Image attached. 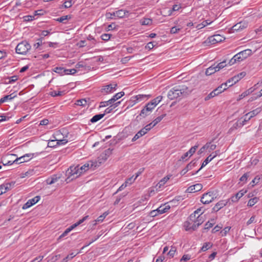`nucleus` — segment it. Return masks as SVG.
I'll use <instances>...</instances> for the list:
<instances>
[{"label":"nucleus","mask_w":262,"mask_h":262,"mask_svg":"<svg viewBox=\"0 0 262 262\" xmlns=\"http://www.w3.org/2000/svg\"><path fill=\"white\" fill-rule=\"evenodd\" d=\"M191 91L186 85H177L171 89L168 93V98L170 100L184 97L189 93Z\"/></svg>","instance_id":"nucleus-1"},{"label":"nucleus","mask_w":262,"mask_h":262,"mask_svg":"<svg viewBox=\"0 0 262 262\" xmlns=\"http://www.w3.org/2000/svg\"><path fill=\"white\" fill-rule=\"evenodd\" d=\"M203 213V212H201V214L199 215L197 217H196L194 214H191L190 215L188 221L185 223V226L186 227V230L191 229L193 230H195L204 222V219L201 216Z\"/></svg>","instance_id":"nucleus-2"},{"label":"nucleus","mask_w":262,"mask_h":262,"mask_svg":"<svg viewBox=\"0 0 262 262\" xmlns=\"http://www.w3.org/2000/svg\"><path fill=\"white\" fill-rule=\"evenodd\" d=\"M31 47V45L27 41H23L17 45L16 52L19 54H26Z\"/></svg>","instance_id":"nucleus-3"},{"label":"nucleus","mask_w":262,"mask_h":262,"mask_svg":"<svg viewBox=\"0 0 262 262\" xmlns=\"http://www.w3.org/2000/svg\"><path fill=\"white\" fill-rule=\"evenodd\" d=\"M79 165L71 166L68 169V175L69 177L66 179L67 183H69L70 181V180H69L70 177H73L71 179V180H73L80 176L81 174H79Z\"/></svg>","instance_id":"nucleus-4"},{"label":"nucleus","mask_w":262,"mask_h":262,"mask_svg":"<svg viewBox=\"0 0 262 262\" xmlns=\"http://www.w3.org/2000/svg\"><path fill=\"white\" fill-rule=\"evenodd\" d=\"M117 84L114 82L103 86L100 90L101 93L105 95L113 93L116 91Z\"/></svg>","instance_id":"nucleus-5"},{"label":"nucleus","mask_w":262,"mask_h":262,"mask_svg":"<svg viewBox=\"0 0 262 262\" xmlns=\"http://www.w3.org/2000/svg\"><path fill=\"white\" fill-rule=\"evenodd\" d=\"M246 75V72H242L237 75L232 77V78L228 79L226 82L228 85V87L231 86L233 84L237 82L239 80L243 78Z\"/></svg>","instance_id":"nucleus-6"},{"label":"nucleus","mask_w":262,"mask_h":262,"mask_svg":"<svg viewBox=\"0 0 262 262\" xmlns=\"http://www.w3.org/2000/svg\"><path fill=\"white\" fill-rule=\"evenodd\" d=\"M213 193L209 192L204 193L201 198V201L204 204H208L213 200Z\"/></svg>","instance_id":"nucleus-7"},{"label":"nucleus","mask_w":262,"mask_h":262,"mask_svg":"<svg viewBox=\"0 0 262 262\" xmlns=\"http://www.w3.org/2000/svg\"><path fill=\"white\" fill-rule=\"evenodd\" d=\"M252 52L250 49L244 50L235 55V58H238L239 61L243 60L251 55Z\"/></svg>","instance_id":"nucleus-8"},{"label":"nucleus","mask_w":262,"mask_h":262,"mask_svg":"<svg viewBox=\"0 0 262 262\" xmlns=\"http://www.w3.org/2000/svg\"><path fill=\"white\" fill-rule=\"evenodd\" d=\"M40 200V196H36L34 197V198L30 199L28 200L23 206V209H26L34 204L37 203L39 200Z\"/></svg>","instance_id":"nucleus-9"},{"label":"nucleus","mask_w":262,"mask_h":262,"mask_svg":"<svg viewBox=\"0 0 262 262\" xmlns=\"http://www.w3.org/2000/svg\"><path fill=\"white\" fill-rule=\"evenodd\" d=\"M32 154H26L19 158H16L13 161V162H15L16 164H20L28 161L32 158Z\"/></svg>","instance_id":"nucleus-10"},{"label":"nucleus","mask_w":262,"mask_h":262,"mask_svg":"<svg viewBox=\"0 0 262 262\" xmlns=\"http://www.w3.org/2000/svg\"><path fill=\"white\" fill-rule=\"evenodd\" d=\"M203 188L201 184L198 183L195 185L190 186L186 189V192L193 193L201 190Z\"/></svg>","instance_id":"nucleus-11"},{"label":"nucleus","mask_w":262,"mask_h":262,"mask_svg":"<svg viewBox=\"0 0 262 262\" xmlns=\"http://www.w3.org/2000/svg\"><path fill=\"white\" fill-rule=\"evenodd\" d=\"M229 202V200L220 201L216 204V205L212 208V210L215 212H217L221 208L225 206Z\"/></svg>","instance_id":"nucleus-12"},{"label":"nucleus","mask_w":262,"mask_h":262,"mask_svg":"<svg viewBox=\"0 0 262 262\" xmlns=\"http://www.w3.org/2000/svg\"><path fill=\"white\" fill-rule=\"evenodd\" d=\"M196 164V161L193 160L191 161L186 167L182 169L180 172V174L181 176H184L186 172H187L189 170L191 169L193 167H194Z\"/></svg>","instance_id":"nucleus-13"},{"label":"nucleus","mask_w":262,"mask_h":262,"mask_svg":"<svg viewBox=\"0 0 262 262\" xmlns=\"http://www.w3.org/2000/svg\"><path fill=\"white\" fill-rule=\"evenodd\" d=\"M248 26V23L246 21H241L237 23L232 27V30L233 31H239L242 30Z\"/></svg>","instance_id":"nucleus-14"},{"label":"nucleus","mask_w":262,"mask_h":262,"mask_svg":"<svg viewBox=\"0 0 262 262\" xmlns=\"http://www.w3.org/2000/svg\"><path fill=\"white\" fill-rule=\"evenodd\" d=\"M217 154H218V151H215V152H214V155L213 156H212V155H209L204 161V162H203V163L202 164V166H201V168L198 171H196L195 173H198L199 172V171H200L203 167L206 166L209 162H210L214 158H215L217 155Z\"/></svg>","instance_id":"nucleus-15"},{"label":"nucleus","mask_w":262,"mask_h":262,"mask_svg":"<svg viewBox=\"0 0 262 262\" xmlns=\"http://www.w3.org/2000/svg\"><path fill=\"white\" fill-rule=\"evenodd\" d=\"M128 14V11L121 9L113 12V15L114 17L118 18H123V17L127 16Z\"/></svg>","instance_id":"nucleus-16"},{"label":"nucleus","mask_w":262,"mask_h":262,"mask_svg":"<svg viewBox=\"0 0 262 262\" xmlns=\"http://www.w3.org/2000/svg\"><path fill=\"white\" fill-rule=\"evenodd\" d=\"M93 165V162H90L89 163L84 164L82 166H79V174H81L82 173L88 170L90 168H92Z\"/></svg>","instance_id":"nucleus-17"},{"label":"nucleus","mask_w":262,"mask_h":262,"mask_svg":"<svg viewBox=\"0 0 262 262\" xmlns=\"http://www.w3.org/2000/svg\"><path fill=\"white\" fill-rule=\"evenodd\" d=\"M124 95V92H120L119 93H118L116 94L115 95L113 96V97L108 100L107 101V102L109 103V104H112L114 103L116 101H117L118 99L121 98L122 96Z\"/></svg>","instance_id":"nucleus-18"},{"label":"nucleus","mask_w":262,"mask_h":262,"mask_svg":"<svg viewBox=\"0 0 262 262\" xmlns=\"http://www.w3.org/2000/svg\"><path fill=\"white\" fill-rule=\"evenodd\" d=\"M251 119V118L249 117V115L246 114L244 116V119L243 120H239L237 121L236 122V126L239 127H241L243 126H244V125L246 124V123L249 121Z\"/></svg>","instance_id":"nucleus-19"},{"label":"nucleus","mask_w":262,"mask_h":262,"mask_svg":"<svg viewBox=\"0 0 262 262\" xmlns=\"http://www.w3.org/2000/svg\"><path fill=\"white\" fill-rule=\"evenodd\" d=\"M151 112L152 110H151V108H149V107H148L145 105L144 107V108L141 110L139 115L143 118H145L147 116L149 115Z\"/></svg>","instance_id":"nucleus-20"},{"label":"nucleus","mask_w":262,"mask_h":262,"mask_svg":"<svg viewBox=\"0 0 262 262\" xmlns=\"http://www.w3.org/2000/svg\"><path fill=\"white\" fill-rule=\"evenodd\" d=\"M16 97V94L13 93L10 95H6L0 99V104L7 101V100H11Z\"/></svg>","instance_id":"nucleus-21"},{"label":"nucleus","mask_w":262,"mask_h":262,"mask_svg":"<svg viewBox=\"0 0 262 262\" xmlns=\"http://www.w3.org/2000/svg\"><path fill=\"white\" fill-rule=\"evenodd\" d=\"M134 97V98H135V100H136V101H137V102L138 103L142 100L148 99L150 97V95L139 94V95L135 96Z\"/></svg>","instance_id":"nucleus-22"},{"label":"nucleus","mask_w":262,"mask_h":262,"mask_svg":"<svg viewBox=\"0 0 262 262\" xmlns=\"http://www.w3.org/2000/svg\"><path fill=\"white\" fill-rule=\"evenodd\" d=\"M209 42L214 44L216 42H220L222 41L221 36L220 35H215L213 36L209 37Z\"/></svg>","instance_id":"nucleus-23"},{"label":"nucleus","mask_w":262,"mask_h":262,"mask_svg":"<svg viewBox=\"0 0 262 262\" xmlns=\"http://www.w3.org/2000/svg\"><path fill=\"white\" fill-rule=\"evenodd\" d=\"M171 175L167 176L162 179L160 182L157 185V186L159 188H160L162 186H163L167 181L169 180Z\"/></svg>","instance_id":"nucleus-24"},{"label":"nucleus","mask_w":262,"mask_h":262,"mask_svg":"<svg viewBox=\"0 0 262 262\" xmlns=\"http://www.w3.org/2000/svg\"><path fill=\"white\" fill-rule=\"evenodd\" d=\"M255 90V88L251 87L247 91H245L239 95V99H243L246 96L250 95Z\"/></svg>","instance_id":"nucleus-25"},{"label":"nucleus","mask_w":262,"mask_h":262,"mask_svg":"<svg viewBox=\"0 0 262 262\" xmlns=\"http://www.w3.org/2000/svg\"><path fill=\"white\" fill-rule=\"evenodd\" d=\"M59 178L60 177H57L56 176L54 175L51 178H48L46 180V183L48 185H52L57 182Z\"/></svg>","instance_id":"nucleus-26"},{"label":"nucleus","mask_w":262,"mask_h":262,"mask_svg":"<svg viewBox=\"0 0 262 262\" xmlns=\"http://www.w3.org/2000/svg\"><path fill=\"white\" fill-rule=\"evenodd\" d=\"M169 209L170 206L168 205L166 206H161L160 207L157 209V211H158L159 214H161L167 212V211Z\"/></svg>","instance_id":"nucleus-27"},{"label":"nucleus","mask_w":262,"mask_h":262,"mask_svg":"<svg viewBox=\"0 0 262 262\" xmlns=\"http://www.w3.org/2000/svg\"><path fill=\"white\" fill-rule=\"evenodd\" d=\"M261 112L260 107H258L249 113L247 114L249 115V117L251 119L252 117L255 116L258 114H259Z\"/></svg>","instance_id":"nucleus-28"},{"label":"nucleus","mask_w":262,"mask_h":262,"mask_svg":"<svg viewBox=\"0 0 262 262\" xmlns=\"http://www.w3.org/2000/svg\"><path fill=\"white\" fill-rule=\"evenodd\" d=\"M108 214V213L107 212H104L102 215H100L96 220L93 222L94 223L93 224V225L95 226L97 224V222H102Z\"/></svg>","instance_id":"nucleus-29"},{"label":"nucleus","mask_w":262,"mask_h":262,"mask_svg":"<svg viewBox=\"0 0 262 262\" xmlns=\"http://www.w3.org/2000/svg\"><path fill=\"white\" fill-rule=\"evenodd\" d=\"M104 116V114H100L95 115L92 117L91 119V122L92 123H95L100 120Z\"/></svg>","instance_id":"nucleus-30"},{"label":"nucleus","mask_w":262,"mask_h":262,"mask_svg":"<svg viewBox=\"0 0 262 262\" xmlns=\"http://www.w3.org/2000/svg\"><path fill=\"white\" fill-rule=\"evenodd\" d=\"M53 71L61 75L66 74V69L62 67H56L54 69Z\"/></svg>","instance_id":"nucleus-31"},{"label":"nucleus","mask_w":262,"mask_h":262,"mask_svg":"<svg viewBox=\"0 0 262 262\" xmlns=\"http://www.w3.org/2000/svg\"><path fill=\"white\" fill-rule=\"evenodd\" d=\"M145 134L144 133V131L141 129L140 130H139L133 137L132 139L133 141H135L137 140L138 139H139L140 137L143 136Z\"/></svg>","instance_id":"nucleus-32"},{"label":"nucleus","mask_w":262,"mask_h":262,"mask_svg":"<svg viewBox=\"0 0 262 262\" xmlns=\"http://www.w3.org/2000/svg\"><path fill=\"white\" fill-rule=\"evenodd\" d=\"M87 104V100L85 99H81L77 100L75 104L79 105V106H85Z\"/></svg>","instance_id":"nucleus-33"},{"label":"nucleus","mask_w":262,"mask_h":262,"mask_svg":"<svg viewBox=\"0 0 262 262\" xmlns=\"http://www.w3.org/2000/svg\"><path fill=\"white\" fill-rule=\"evenodd\" d=\"M241 198H242V195L237 192L229 200V201H231L232 202H237Z\"/></svg>","instance_id":"nucleus-34"},{"label":"nucleus","mask_w":262,"mask_h":262,"mask_svg":"<svg viewBox=\"0 0 262 262\" xmlns=\"http://www.w3.org/2000/svg\"><path fill=\"white\" fill-rule=\"evenodd\" d=\"M71 18V16L70 15H65L62 16L59 18H57L56 20L57 21L62 23H66L65 21L68 20Z\"/></svg>","instance_id":"nucleus-35"},{"label":"nucleus","mask_w":262,"mask_h":262,"mask_svg":"<svg viewBox=\"0 0 262 262\" xmlns=\"http://www.w3.org/2000/svg\"><path fill=\"white\" fill-rule=\"evenodd\" d=\"M166 116V114H163L158 117H157L151 123L154 126H156L159 122H160L164 117Z\"/></svg>","instance_id":"nucleus-36"},{"label":"nucleus","mask_w":262,"mask_h":262,"mask_svg":"<svg viewBox=\"0 0 262 262\" xmlns=\"http://www.w3.org/2000/svg\"><path fill=\"white\" fill-rule=\"evenodd\" d=\"M212 246V244H211L210 243H209V242L205 243L204 244L203 246L201 248V250L202 251H206L208 249L211 248Z\"/></svg>","instance_id":"nucleus-37"},{"label":"nucleus","mask_w":262,"mask_h":262,"mask_svg":"<svg viewBox=\"0 0 262 262\" xmlns=\"http://www.w3.org/2000/svg\"><path fill=\"white\" fill-rule=\"evenodd\" d=\"M59 144V141H57V140H52L49 141L48 144V147H54L56 146L57 145Z\"/></svg>","instance_id":"nucleus-38"},{"label":"nucleus","mask_w":262,"mask_h":262,"mask_svg":"<svg viewBox=\"0 0 262 262\" xmlns=\"http://www.w3.org/2000/svg\"><path fill=\"white\" fill-rule=\"evenodd\" d=\"M155 126L152 124V123H150L149 124L146 125L144 128H143L142 129L144 131V133L146 134L147 132L150 130L152 127H154Z\"/></svg>","instance_id":"nucleus-39"},{"label":"nucleus","mask_w":262,"mask_h":262,"mask_svg":"<svg viewBox=\"0 0 262 262\" xmlns=\"http://www.w3.org/2000/svg\"><path fill=\"white\" fill-rule=\"evenodd\" d=\"M64 92L63 91H53L50 93L51 96L53 97L60 96L63 95Z\"/></svg>","instance_id":"nucleus-40"},{"label":"nucleus","mask_w":262,"mask_h":262,"mask_svg":"<svg viewBox=\"0 0 262 262\" xmlns=\"http://www.w3.org/2000/svg\"><path fill=\"white\" fill-rule=\"evenodd\" d=\"M134 97H132L131 99L127 102V104H128L127 108L129 107H132L135 104L137 103L138 102L136 100H135Z\"/></svg>","instance_id":"nucleus-41"},{"label":"nucleus","mask_w":262,"mask_h":262,"mask_svg":"<svg viewBox=\"0 0 262 262\" xmlns=\"http://www.w3.org/2000/svg\"><path fill=\"white\" fill-rule=\"evenodd\" d=\"M258 200V199L256 197L250 199L248 203V206L250 207L253 206L257 202Z\"/></svg>","instance_id":"nucleus-42"},{"label":"nucleus","mask_w":262,"mask_h":262,"mask_svg":"<svg viewBox=\"0 0 262 262\" xmlns=\"http://www.w3.org/2000/svg\"><path fill=\"white\" fill-rule=\"evenodd\" d=\"M214 67H213V65L207 68L206 70L205 74L206 75H211L212 74L214 73L215 72L214 71Z\"/></svg>","instance_id":"nucleus-43"},{"label":"nucleus","mask_w":262,"mask_h":262,"mask_svg":"<svg viewBox=\"0 0 262 262\" xmlns=\"http://www.w3.org/2000/svg\"><path fill=\"white\" fill-rule=\"evenodd\" d=\"M163 97L162 96H159L157 97L156 98L152 100L151 101L157 106L158 104H159L161 100H162Z\"/></svg>","instance_id":"nucleus-44"},{"label":"nucleus","mask_w":262,"mask_h":262,"mask_svg":"<svg viewBox=\"0 0 262 262\" xmlns=\"http://www.w3.org/2000/svg\"><path fill=\"white\" fill-rule=\"evenodd\" d=\"M89 215H86V216H84L82 219L79 220L77 222L74 224L73 225H74V226L75 227H76L78 226H79V225H80L81 224H82V223H83L85 220H86L88 219H89Z\"/></svg>","instance_id":"nucleus-45"},{"label":"nucleus","mask_w":262,"mask_h":262,"mask_svg":"<svg viewBox=\"0 0 262 262\" xmlns=\"http://www.w3.org/2000/svg\"><path fill=\"white\" fill-rule=\"evenodd\" d=\"M141 23L142 25H150L152 24V19L150 18H144Z\"/></svg>","instance_id":"nucleus-46"},{"label":"nucleus","mask_w":262,"mask_h":262,"mask_svg":"<svg viewBox=\"0 0 262 262\" xmlns=\"http://www.w3.org/2000/svg\"><path fill=\"white\" fill-rule=\"evenodd\" d=\"M76 256L74 253H71L70 255H67L65 258H64L61 262H68L69 260L73 258L74 257Z\"/></svg>","instance_id":"nucleus-47"},{"label":"nucleus","mask_w":262,"mask_h":262,"mask_svg":"<svg viewBox=\"0 0 262 262\" xmlns=\"http://www.w3.org/2000/svg\"><path fill=\"white\" fill-rule=\"evenodd\" d=\"M206 145H208L207 149H208L209 152H210L211 151L214 150L216 147V145L215 144H211L210 142L207 143L206 144Z\"/></svg>","instance_id":"nucleus-48"},{"label":"nucleus","mask_w":262,"mask_h":262,"mask_svg":"<svg viewBox=\"0 0 262 262\" xmlns=\"http://www.w3.org/2000/svg\"><path fill=\"white\" fill-rule=\"evenodd\" d=\"M198 147V145H195L192 147L187 152L189 155V157H191L193 154L195 152L196 149Z\"/></svg>","instance_id":"nucleus-49"},{"label":"nucleus","mask_w":262,"mask_h":262,"mask_svg":"<svg viewBox=\"0 0 262 262\" xmlns=\"http://www.w3.org/2000/svg\"><path fill=\"white\" fill-rule=\"evenodd\" d=\"M176 248L175 247H171V249L170 250H169V251L168 252V255L170 257H173L174 255V254L176 252Z\"/></svg>","instance_id":"nucleus-50"},{"label":"nucleus","mask_w":262,"mask_h":262,"mask_svg":"<svg viewBox=\"0 0 262 262\" xmlns=\"http://www.w3.org/2000/svg\"><path fill=\"white\" fill-rule=\"evenodd\" d=\"M214 220H211V222H208L205 225V229H209L214 224Z\"/></svg>","instance_id":"nucleus-51"},{"label":"nucleus","mask_w":262,"mask_h":262,"mask_svg":"<svg viewBox=\"0 0 262 262\" xmlns=\"http://www.w3.org/2000/svg\"><path fill=\"white\" fill-rule=\"evenodd\" d=\"M73 4L74 3L72 2V0L67 1L64 3L63 7L65 8H69L71 7Z\"/></svg>","instance_id":"nucleus-52"},{"label":"nucleus","mask_w":262,"mask_h":262,"mask_svg":"<svg viewBox=\"0 0 262 262\" xmlns=\"http://www.w3.org/2000/svg\"><path fill=\"white\" fill-rule=\"evenodd\" d=\"M112 36L110 34H103L101 36V38L103 40L107 41L110 39L111 36Z\"/></svg>","instance_id":"nucleus-53"},{"label":"nucleus","mask_w":262,"mask_h":262,"mask_svg":"<svg viewBox=\"0 0 262 262\" xmlns=\"http://www.w3.org/2000/svg\"><path fill=\"white\" fill-rule=\"evenodd\" d=\"M248 177H249L248 173H246L241 177L239 180L241 182H243L244 184L246 182Z\"/></svg>","instance_id":"nucleus-54"},{"label":"nucleus","mask_w":262,"mask_h":262,"mask_svg":"<svg viewBox=\"0 0 262 262\" xmlns=\"http://www.w3.org/2000/svg\"><path fill=\"white\" fill-rule=\"evenodd\" d=\"M223 86H228V85L226 82L222 83L221 85H220L219 87L215 89L216 90V91L220 92V93L224 92V90H223Z\"/></svg>","instance_id":"nucleus-55"},{"label":"nucleus","mask_w":262,"mask_h":262,"mask_svg":"<svg viewBox=\"0 0 262 262\" xmlns=\"http://www.w3.org/2000/svg\"><path fill=\"white\" fill-rule=\"evenodd\" d=\"M191 259V256L189 254H184L182 257L181 258L180 261H182L183 260L186 261Z\"/></svg>","instance_id":"nucleus-56"},{"label":"nucleus","mask_w":262,"mask_h":262,"mask_svg":"<svg viewBox=\"0 0 262 262\" xmlns=\"http://www.w3.org/2000/svg\"><path fill=\"white\" fill-rule=\"evenodd\" d=\"M135 180H136V178H134L133 176V177H131L130 178L127 179L126 180V181L125 182V183L127 185V184H131L135 181Z\"/></svg>","instance_id":"nucleus-57"},{"label":"nucleus","mask_w":262,"mask_h":262,"mask_svg":"<svg viewBox=\"0 0 262 262\" xmlns=\"http://www.w3.org/2000/svg\"><path fill=\"white\" fill-rule=\"evenodd\" d=\"M35 16L27 15L24 17V20L26 21H31L35 19Z\"/></svg>","instance_id":"nucleus-58"},{"label":"nucleus","mask_w":262,"mask_h":262,"mask_svg":"<svg viewBox=\"0 0 262 262\" xmlns=\"http://www.w3.org/2000/svg\"><path fill=\"white\" fill-rule=\"evenodd\" d=\"M239 61V60L238 59V58H235V55L233 57V58L232 59H231L230 60V61H229V64L231 66V65H232L234 63H235L236 61Z\"/></svg>","instance_id":"nucleus-59"},{"label":"nucleus","mask_w":262,"mask_h":262,"mask_svg":"<svg viewBox=\"0 0 262 262\" xmlns=\"http://www.w3.org/2000/svg\"><path fill=\"white\" fill-rule=\"evenodd\" d=\"M77 72L75 69H66V74H74Z\"/></svg>","instance_id":"nucleus-60"},{"label":"nucleus","mask_w":262,"mask_h":262,"mask_svg":"<svg viewBox=\"0 0 262 262\" xmlns=\"http://www.w3.org/2000/svg\"><path fill=\"white\" fill-rule=\"evenodd\" d=\"M85 67H86L85 64H84L82 61L78 62L76 65V69L85 68Z\"/></svg>","instance_id":"nucleus-61"},{"label":"nucleus","mask_w":262,"mask_h":262,"mask_svg":"<svg viewBox=\"0 0 262 262\" xmlns=\"http://www.w3.org/2000/svg\"><path fill=\"white\" fill-rule=\"evenodd\" d=\"M226 60H224L222 62H220L217 64V66L219 68V69H222L226 66Z\"/></svg>","instance_id":"nucleus-62"},{"label":"nucleus","mask_w":262,"mask_h":262,"mask_svg":"<svg viewBox=\"0 0 262 262\" xmlns=\"http://www.w3.org/2000/svg\"><path fill=\"white\" fill-rule=\"evenodd\" d=\"M180 30V28H178L176 27H173L171 28L170 32L171 34H175L178 32Z\"/></svg>","instance_id":"nucleus-63"},{"label":"nucleus","mask_w":262,"mask_h":262,"mask_svg":"<svg viewBox=\"0 0 262 262\" xmlns=\"http://www.w3.org/2000/svg\"><path fill=\"white\" fill-rule=\"evenodd\" d=\"M43 258V256H39L34 258L31 262H40Z\"/></svg>","instance_id":"nucleus-64"}]
</instances>
